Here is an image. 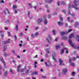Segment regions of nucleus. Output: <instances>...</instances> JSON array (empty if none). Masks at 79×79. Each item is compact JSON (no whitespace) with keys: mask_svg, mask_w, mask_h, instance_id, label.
<instances>
[{"mask_svg":"<svg viewBox=\"0 0 79 79\" xmlns=\"http://www.w3.org/2000/svg\"><path fill=\"white\" fill-rule=\"evenodd\" d=\"M8 37H10V32H8Z\"/></svg>","mask_w":79,"mask_h":79,"instance_id":"58836bf2","label":"nucleus"},{"mask_svg":"<svg viewBox=\"0 0 79 79\" xmlns=\"http://www.w3.org/2000/svg\"><path fill=\"white\" fill-rule=\"evenodd\" d=\"M60 48V44L57 45L56 46V50H58V49Z\"/></svg>","mask_w":79,"mask_h":79,"instance_id":"f3484780","label":"nucleus"},{"mask_svg":"<svg viewBox=\"0 0 79 79\" xmlns=\"http://www.w3.org/2000/svg\"><path fill=\"white\" fill-rule=\"evenodd\" d=\"M4 13L5 14V15H6V14H8L10 15V13L9 12V11L8 10V9H6L4 11Z\"/></svg>","mask_w":79,"mask_h":79,"instance_id":"20e7f679","label":"nucleus"},{"mask_svg":"<svg viewBox=\"0 0 79 79\" xmlns=\"http://www.w3.org/2000/svg\"><path fill=\"white\" fill-rule=\"evenodd\" d=\"M78 1L77 0H74L73 1L74 5H72L73 4L72 2H70L69 4L68 8L69 9H71V8H74L76 10H77L79 9L77 7V5H79L78 3Z\"/></svg>","mask_w":79,"mask_h":79,"instance_id":"f257e3e1","label":"nucleus"},{"mask_svg":"<svg viewBox=\"0 0 79 79\" xmlns=\"http://www.w3.org/2000/svg\"><path fill=\"white\" fill-rule=\"evenodd\" d=\"M68 15H71V12H68Z\"/></svg>","mask_w":79,"mask_h":79,"instance_id":"774afa93","label":"nucleus"},{"mask_svg":"<svg viewBox=\"0 0 79 79\" xmlns=\"http://www.w3.org/2000/svg\"><path fill=\"white\" fill-rule=\"evenodd\" d=\"M79 24V22H76V23L75 24V27H77V25H78Z\"/></svg>","mask_w":79,"mask_h":79,"instance_id":"aec40b11","label":"nucleus"},{"mask_svg":"<svg viewBox=\"0 0 79 79\" xmlns=\"http://www.w3.org/2000/svg\"><path fill=\"white\" fill-rule=\"evenodd\" d=\"M21 66V64H20L17 67V72H19L20 71V67Z\"/></svg>","mask_w":79,"mask_h":79,"instance_id":"1a4fd4ad","label":"nucleus"},{"mask_svg":"<svg viewBox=\"0 0 79 79\" xmlns=\"http://www.w3.org/2000/svg\"><path fill=\"white\" fill-rule=\"evenodd\" d=\"M77 58H79V56H77L76 58L74 57V58H73V60H76V59Z\"/></svg>","mask_w":79,"mask_h":79,"instance_id":"7c9ffc66","label":"nucleus"},{"mask_svg":"<svg viewBox=\"0 0 79 79\" xmlns=\"http://www.w3.org/2000/svg\"><path fill=\"white\" fill-rule=\"evenodd\" d=\"M45 8H48V5H46L45 6Z\"/></svg>","mask_w":79,"mask_h":79,"instance_id":"5fc2aeb1","label":"nucleus"},{"mask_svg":"<svg viewBox=\"0 0 79 79\" xmlns=\"http://www.w3.org/2000/svg\"><path fill=\"white\" fill-rule=\"evenodd\" d=\"M45 56H46V58H48V57H49V56L48 55V54L47 53L46 54Z\"/></svg>","mask_w":79,"mask_h":79,"instance_id":"72a5a7b5","label":"nucleus"},{"mask_svg":"<svg viewBox=\"0 0 79 79\" xmlns=\"http://www.w3.org/2000/svg\"><path fill=\"white\" fill-rule=\"evenodd\" d=\"M66 72H67V69H64L63 70V75L66 74Z\"/></svg>","mask_w":79,"mask_h":79,"instance_id":"0eeeda50","label":"nucleus"},{"mask_svg":"<svg viewBox=\"0 0 79 79\" xmlns=\"http://www.w3.org/2000/svg\"><path fill=\"white\" fill-rule=\"evenodd\" d=\"M60 34L62 35H64L66 34V33L65 32L62 31L60 33Z\"/></svg>","mask_w":79,"mask_h":79,"instance_id":"5701e85b","label":"nucleus"},{"mask_svg":"<svg viewBox=\"0 0 79 79\" xmlns=\"http://www.w3.org/2000/svg\"><path fill=\"white\" fill-rule=\"evenodd\" d=\"M71 15H72V16H73V17H74V16H75V15H74V14H71Z\"/></svg>","mask_w":79,"mask_h":79,"instance_id":"864d4df0","label":"nucleus"},{"mask_svg":"<svg viewBox=\"0 0 79 79\" xmlns=\"http://www.w3.org/2000/svg\"><path fill=\"white\" fill-rule=\"evenodd\" d=\"M72 37H74V34H72L70 35V36L69 37V39H71Z\"/></svg>","mask_w":79,"mask_h":79,"instance_id":"f8f14e48","label":"nucleus"},{"mask_svg":"<svg viewBox=\"0 0 79 79\" xmlns=\"http://www.w3.org/2000/svg\"><path fill=\"white\" fill-rule=\"evenodd\" d=\"M62 12L64 13H66V11H65L64 10H62Z\"/></svg>","mask_w":79,"mask_h":79,"instance_id":"8fccbe9b","label":"nucleus"},{"mask_svg":"<svg viewBox=\"0 0 79 79\" xmlns=\"http://www.w3.org/2000/svg\"><path fill=\"white\" fill-rule=\"evenodd\" d=\"M64 49L65 50H66V53L68 54V49L66 48H64Z\"/></svg>","mask_w":79,"mask_h":79,"instance_id":"cd10ccee","label":"nucleus"},{"mask_svg":"<svg viewBox=\"0 0 79 79\" xmlns=\"http://www.w3.org/2000/svg\"><path fill=\"white\" fill-rule=\"evenodd\" d=\"M10 39H9L8 40V41H5L4 42V44H8V43H9V41H10Z\"/></svg>","mask_w":79,"mask_h":79,"instance_id":"6ab92c4d","label":"nucleus"},{"mask_svg":"<svg viewBox=\"0 0 79 79\" xmlns=\"http://www.w3.org/2000/svg\"><path fill=\"white\" fill-rule=\"evenodd\" d=\"M38 34H39V33L38 32H37L35 34V36H37Z\"/></svg>","mask_w":79,"mask_h":79,"instance_id":"a18cd8bd","label":"nucleus"},{"mask_svg":"<svg viewBox=\"0 0 79 79\" xmlns=\"http://www.w3.org/2000/svg\"><path fill=\"white\" fill-rule=\"evenodd\" d=\"M69 44L70 45L72 46L73 47H74V45L73 44V43L72 42V41L70 39L69 40Z\"/></svg>","mask_w":79,"mask_h":79,"instance_id":"39448f33","label":"nucleus"},{"mask_svg":"<svg viewBox=\"0 0 79 79\" xmlns=\"http://www.w3.org/2000/svg\"><path fill=\"white\" fill-rule=\"evenodd\" d=\"M71 60H72L71 59H69V63H71Z\"/></svg>","mask_w":79,"mask_h":79,"instance_id":"13d9d810","label":"nucleus"},{"mask_svg":"<svg viewBox=\"0 0 79 79\" xmlns=\"http://www.w3.org/2000/svg\"><path fill=\"white\" fill-rule=\"evenodd\" d=\"M37 21L38 23H41V22L42 21V19H38Z\"/></svg>","mask_w":79,"mask_h":79,"instance_id":"2eb2a0df","label":"nucleus"},{"mask_svg":"<svg viewBox=\"0 0 79 79\" xmlns=\"http://www.w3.org/2000/svg\"><path fill=\"white\" fill-rule=\"evenodd\" d=\"M51 18V15H48V18Z\"/></svg>","mask_w":79,"mask_h":79,"instance_id":"de8ad7c7","label":"nucleus"},{"mask_svg":"<svg viewBox=\"0 0 79 79\" xmlns=\"http://www.w3.org/2000/svg\"><path fill=\"white\" fill-rule=\"evenodd\" d=\"M52 1H53V0H49L48 1V3H51V2H52Z\"/></svg>","mask_w":79,"mask_h":79,"instance_id":"473e14b6","label":"nucleus"},{"mask_svg":"<svg viewBox=\"0 0 79 79\" xmlns=\"http://www.w3.org/2000/svg\"><path fill=\"white\" fill-rule=\"evenodd\" d=\"M52 33H53V35H55V30H53L52 31Z\"/></svg>","mask_w":79,"mask_h":79,"instance_id":"a878e982","label":"nucleus"},{"mask_svg":"<svg viewBox=\"0 0 79 79\" xmlns=\"http://www.w3.org/2000/svg\"><path fill=\"white\" fill-rule=\"evenodd\" d=\"M72 31V29H70V30H68V32H71Z\"/></svg>","mask_w":79,"mask_h":79,"instance_id":"6e6d98bb","label":"nucleus"},{"mask_svg":"<svg viewBox=\"0 0 79 79\" xmlns=\"http://www.w3.org/2000/svg\"><path fill=\"white\" fill-rule=\"evenodd\" d=\"M21 73H23L24 72V69H21Z\"/></svg>","mask_w":79,"mask_h":79,"instance_id":"49530a36","label":"nucleus"},{"mask_svg":"<svg viewBox=\"0 0 79 79\" xmlns=\"http://www.w3.org/2000/svg\"><path fill=\"white\" fill-rule=\"evenodd\" d=\"M59 61L60 62V65H63V64H62V62H63V61L62 60H61V59H60L59 60Z\"/></svg>","mask_w":79,"mask_h":79,"instance_id":"9d476101","label":"nucleus"},{"mask_svg":"<svg viewBox=\"0 0 79 79\" xmlns=\"http://www.w3.org/2000/svg\"><path fill=\"white\" fill-rule=\"evenodd\" d=\"M37 64V62L35 61V64L36 65Z\"/></svg>","mask_w":79,"mask_h":79,"instance_id":"052dcab7","label":"nucleus"},{"mask_svg":"<svg viewBox=\"0 0 79 79\" xmlns=\"http://www.w3.org/2000/svg\"><path fill=\"white\" fill-rule=\"evenodd\" d=\"M41 77L43 79H45V78H46V77L45 76H41Z\"/></svg>","mask_w":79,"mask_h":79,"instance_id":"4c0bfd02","label":"nucleus"},{"mask_svg":"<svg viewBox=\"0 0 79 79\" xmlns=\"http://www.w3.org/2000/svg\"><path fill=\"white\" fill-rule=\"evenodd\" d=\"M1 2L2 3H4V1L3 0H1Z\"/></svg>","mask_w":79,"mask_h":79,"instance_id":"0e129e2a","label":"nucleus"},{"mask_svg":"<svg viewBox=\"0 0 79 79\" xmlns=\"http://www.w3.org/2000/svg\"><path fill=\"white\" fill-rule=\"evenodd\" d=\"M54 16L55 15H56V12H54L52 14Z\"/></svg>","mask_w":79,"mask_h":79,"instance_id":"37998d69","label":"nucleus"},{"mask_svg":"<svg viewBox=\"0 0 79 79\" xmlns=\"http://www.w3.org/2000/svg\"><path fill=\"white\" fill-rule=\"evenodd\" d=\"M64 49H63L61 50V54L62 55L63 53H64Z\"/></svg>","mask_w":79,"mask_h":79,"instance_id":"b1692460","label":"nucleus"},{"mask_svg":"<svg viewBox=\"0 0 79 79\" xmlns=\"http://www.w3.org/2000/svg\"><path fill=\"white\" fill-rule=\"evenodd\" d=\"M52 56H53H53H55V52H54V51H52Z\"/></svg>","mask_w":79,"mask_h":79,"instance_id":"c85d7f7f","label":"nucleus"},{"mask_svg":"<svg viewBox=\"0 0 79 79\" xmlns=\"http://www.w3.org/2000/svg\"><path fill=\"white\" fill-rule=\"evenodd\" d=\"M23 35L24 34H23V33L22 32H21L19 33V36H20V37H22Z\"/></svg>","mask_w":79,"mask_h":79,"instance_id":"4be33fe9","label":"nucleus"},{"mask_svg":"<svg viewBox=\"0 0 79 79\" xmlns=\"http://www.w3.org/2000/svg\"><path fill=\"white\" fill-rule=\"evenodd\" d=\"M57 5L58 6H60V3L59 2H57Z\"/></svg>","mask_w":79,"mask_h":79,"instance_id":"bf43d9fd","label":"nucleus"},{"mask_svg":"<svg viewBox=\"0 0 79 79\" xmlns=\"http://www.w3.org/2000/svg\"><path fill=\"white\" fill-rule=\"evenodd\" d=\"M13 9H15V8H17V6L15 5H14V6H13Z\"/></svg>","mask_w":79,"mask_h":79,"instance_id":"f704fd0d","label":"nucleus"},{"mask_svg":"<svg viewBox=\"0 0 79 79\" xmlns=\"http://www.w3.org/2000/svg\"><path fill=\"white\" fill-rule=\"evenodd\" d=\"M72 75L73 76H74V75H75V72L72 73Z\"/></svg>","mask_w":79,"mask_h":79,"instance_id":"09e8293b","label":"nucleus"},{"mask_svg":"<svg viewBox=\"0 0 79 79\" xmlns=\"http://www.w3.org/2000/svg\"><path fill=\"white\" fill-rule=\"evenodd\" d=\"M60 21H63V18H60Z\"/></svg>","mask_w":79,"mask_h":79,"instance_id":"3c124183","label":"nucleus"},{"mask_svg":"<svg viewBox=\"0 0 79 79\" xmlns=\"http://www.w3.org/2000/svg\"><path fill=\"white\" fill-rule=\"evenodd\" d=\"M46 51L47 53H50V49L47 48L46 49Z\"/></svg>","mask_w":79,"mask_h":79,"instance_id":"dca6fc26","label":"nucleus"},{"mask_svg":"<svg viewBox=\"0 0 79 79\" xmlns=\"http://www.w3.org/2000/svg\"><path fill=\"white\" fill-rule=\"evenodd\" d=\"M14 12L15 14H16L18 13V11H17V10H14Z\"/></svg>","mask_w":79,"mask_h":79,"instance_id":"2f4dec72","label":"nucleus"},{"mask_svg":"<svg viewBox=\"0 0 79 79\" xmlns=\"http://www.w3.org/2000/svg\"><path fill=\"white\" fill-rule=\"evenodd\" d=\"M5 29L6 30H8V28H6V27H5Z\"/></svg>","mask_w":79,"mask_h":79,"instance_id":"e2e57ef3","label":"nucleus"},{"mask_svg":"<svg viewBox=\"0 0 79 79\" xmlns=\"http://www.w3.org/2000/svg\"><path fill=\"white\" fill-rule=\"evenodd\" d=\"M13 71L12 70V69H10V70H9V72L10 73H11L12 74H13L14 73L13 72Z\"/></svg>","mask_w":79,"mask_h":79,"instance_id":"bb28decb","label":"nucleus"},{"mask_svg":"<svg viewBox=\"0 0 79 79\" xmlns=\"http://www.w3.org/2000/svg\"><path fill=\"white\" fill-rule=\"evenodd\" d=\"M38 72H37V71H35L33 72H32V75H34V74H36L37 75V74H38Z\"/></svg>","mask_w":79,"mask_h":79,"instance_id":"ddd939ff","label":"nucleus"},{"mask_svg":"<svg viewBox=\"0 0 79 79\" xmlns=\"http://www.w3.org/2000/svg\"><path fill=\"white\" fill-rule=\"evenodd\" d=\"M30 69H31V68H29L28 70H26V71L25 72V74H27H27H29V70H30Z\"/></svg>","mask_w":79,"mask_h":79,"instance_id":"a211bd4d","label":"nucleus"},{"mask_svg":"<svg viewBox=\"0 0 79 79\" xmlns=\"http://www.w3.org/2000/svg\"><path fill=\"white\" fill-rule=\"evenodd\" d=\"M38 56V55H36V56H35L34 58H37V57Z\"/></svg>","mask_w":79,"mask_h":79,"instance_id":"79ce46f5","label":"nucleus"},{"mask_svg":"<svg viewBox=\"0 0 79 79\" xmlns=\"http://www.w3.org/2000/svg\"><path fill=\"white\" fill-rule=\"evenodd\" d=\"M17 58H20V56H18Z\"/></svg>","mask_w":79,"mask_h":79,"instance_id":"338daca9","label":"nucleus"},{"mask_svg":"<svg viewBox=\"0 0 79 79\" xmlns=\"http://www.w3.org/2000/svg\"><path fill=\"white\" fill-rule=\"evenodd\" d=\"M18 25H16L15 26V28H18Z\"/></svg>","mask_w":79,"mask_h":79,"instance_id":"69168bd1","label":"nucleus"},{"mask_svg":"<svg viewBox=\"0 0 79 79\" xmlns=\"http://www.w3.org/2000/svg\"><path fill=\"white\" fill-rule=\"evenodd\" d=\"M31 36L32 38H34V35H31Z\"/></svg>","mask_w":79,"mask_h":79,"instance_id":"4d7b16f0","label":"nucleus"},{"mask_svg":"<svg viewBox=\"0 0 79 79\" xmlns=\"http://www.w3.org/2000/svg\"><path fill=\"white\" fill-rule=\"evenodd\" d=\"M45 65H46V66H48V64H47V62H45Z\"/></svg>","mask_w":79,"mask_h":79,"instance_id":"603ef678","label":"nucleus"},{"mask_svg":"<svg viewBox=\"0 0 79 79\" xmlns=\"http://www.w3.org/2000/svg\"><path fill=\"white\" fill-rule=\"evenodd\" d=\"M33 8H34L35 9V10L36 11H37V9H36V6H34L33 7Z\"/></svg>","mask_w":79,"mask_h":79,"instance_id":"c03bdc74","label":"nucleus"},{"mask_svg":"<svg viewBox=\"0 0 79 79\" xmlns=\"http://www.w3.org/2000/svg\"><path fill=\"white\" fill-rule=\"evenodd\" d=\"M58 24L60 26V25H62V26H63L64 23L63 22H58Z\"/></svg>","mask_w":79,"mask_h":79,"instance_id":"4468645a","label":"nucleus"},{"mask_svg":"<svg viewBox=\"0 0 79 79\" xmlns=\"http://www.w3.org/2000/svg\"><path fill=\"white\" fill-rule=\"evenodd\" d=\"M1 61H2V63L4 64V68H6V64H5V61H4V60L3 59V57H1Z\"/></svg>","mask_w":79,"mask_h":79,"instance_id":"7ed1b4c3","label":"nucleus"},{"mask_svg":"<svg viewBox=\"0 0 79 79\" xmlns=\"http://www.w3.org/2000/svg\"><path fill=\"white\" fill-rule=\"evenodd\" d=\"M60 4H61V5H65L66 3H65V2H60Z\"/></svg>","mask_w":79,"mask_h":79,"instance_id":"c756f323","label":"nucleus"},{"mask_svg":"<svg viewBox=\"0 0 79 79\" xmlns=\"http://www.w3.org/2000/svg\"><path fill=\"white\" fill-rule=\"evenodd\" d=\"M48 38H47V40H48V42H49V44H51V43H50V41H52V37H51V36H50V35H48Z\"/></svg>","mask_w":79,"mask_h":79,"instance_id":"f03ea898","label":"nucleus"},{"mask_svg":"<svg viewBox=\"0 0 79 79\" xmlns=\"http://www.w3.org/2000/svg\"><path fill=\"white\" fill-rule=\"evenodd\" d=\"M69 19H70V17H67V20L68 21H69Z\"/></svg>","mask_w":79,"mask_h":79,"instance_id":"680f3d73","label":"nucleus"},{"mask_svg":"<svg viewBox=\"0 0 79 79\" xmlns=\"http://www.w3.org/2000/svg\"><path fill=\"white\" fill-rule=\"evenodd\" d=\"M70 65L72 66H74V64L73 63H71Z\"/></svg>","mask_w":79,"mask_h":79,"instance_id":"ea45409f","label":"nucleus"},{"mask_svg":"<svg viewBox=\"0 0 79 79\" xmlns=\"http://www.w3.org/2000/svg\"><path fill=\"white\" fill-rule=\"evenodd\" d=\"M55 56H53L52 55V59L55 61V62H56L57 61V60H56V59H55Z\"/></svg>","mask_w":79,"mask_h":79,"instance_id":"9b49d317","label":"nucleus"},{"mask_svg":"<svg viewBox=\"0 0 79 79\" xmlns=\"http://www.w3.org/2000/svg\"><path fill=\"white\" fill-rule=\"evenodd\" d=\"M7 48V47L6 46H5L4 47V49H3V51H5V50Z\"/></svg>","mask_w":79,"mask_h":79,"instance_id":"393cba45","label":"nucleus"},{"mask_svg":"<svg viewBox=\"0 0 79 79\" xmlns=\"http://www.w3.org/2000/svg\"><path fill=\"white\" fill-rule=\"evenodd\" d=\"M44 24H47V19H46V16H45L44 17Z\"/></svg>","mask_w":79,"mask_h":79,"instance_id":"6e6552de","label":"nucleus"},{"mask_svg":"<svg viewBox=\"0 0 79 79\" xmlns=\"http://www.w3.org/2000/svg\"><path fill=\"white\" fill-rule=\"evenodd\" d=\"M14 39L15 40H16V39H17V37H16V36L15 35H14Z\"/></svg>","mask_w":79,"mask_h":79,"instance_id":"e433bc0d","label":"nucleus"},{"mask_svg":"<svg viewBox=\"0 0 79 79\" xmlns=\"http://www.w3.org/2000/svg\"><path fill=\"white\" fill-rule=\"evenodd\" d=\"M0 33L1 34V39H3V37H4V35H3V31H0Z\"/></svg>","mask_w":79,"mask_h":79,"instance_id":"423d86ee","label":"nucleus"},{"mask_svg":"<svg viewBox=\"0 0 79 79\" xmlns=\"http://www.w3.org/2000/svg\"><path fill=\"white\" fill-rule=\"evenodd\" d=\"M62 39H67V37H66V36H64L62 38Z\"/></svg>","mask_w":79,"mask_h":79,"instance_id":"a19ab883","label":"nucleus"},{"mask_svg":"<svg viewBox=\"0 0 79 79\" xmlns=\"http://www.w3.org/2000/svg\"><path fill=\"white\" fill-rule=\"evenodd\" d=\"M8 73V71H6L4 74V76H7V74Z\"/></svg>","mask_w":79,"mask_h":79,"instance_id":"412c9836","label":"nucleus"},{"mask_svg":"<svg viewBox=\"0 0 79 79\" xmlns=\"http://www.w3.org/2000/svg\"><path fill=\"white\" fill-rule=\"evenodd\" d=\"M4 56H8V55L6 53H4Z\"/></svg>","mask_w":79,"mask_h":79,"instance_id":"c9c22d12","label":"nucleus"}]
</instances>
